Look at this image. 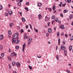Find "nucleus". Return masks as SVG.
<instances>
[{"label": "nucleus", "instance_id": "1", "mask_svg": "<svg viewBox=\"0 0 73 73\" xmlns=\"http://www.w3.org/2000/svg\"><path fill=\"white\" fill-rule=\"evenodd\" d=\"M19 35V33H15L13 35V38H14L17 39V40H19V38L18 37Z\"/></svg>", "mask_w": 73, "mask_h": 73}, {"label": "nucleus", "instance_id": "2", "mask_svg": "<svg viewBox=\"0 0 73 73\" xmlns=\"http://www.w3.org/2000/svg\"><path fill=\"white\" fill-rule=\"evenodd\" d=\"M12 43H14V42H15L16 44H18L19 42V40H17V39H15V38H13L12 39Z\"/></svg>", "mask_w": 73, "mask_h": 73}, {"label": "nucleus", "instance_id": "3", "mask_svg": "<svg viewBox=\"0 0 73 73\" xmlns=\"http://www.w3.org/2000/svg\"><path fill=\"white\" fill-rule=\"evenodd\" d=\"M28 41V42L27 43V45H30L31 43V42L32 41V38H29V40Z\"/></svg>", "mask_w": 73, "mask_h": 73}, {"label": "nucleus", "instance_id": "4", "mask_svg": "<svg viewBox=\"0 0 73 73\" xmlns=\"http://www.w3.org/2000/svg\"><path fill=\"white\" fill-rule=\"evenodd\" d=\"M17 56V54L15 52H12L10 54L11 57H13V56Z\"/></svg>", "mask_w": 73, "mask_h": 73}, {"label": "nucleus", "instance_id": "5", "mask_svg": "<svg viewBox=\"0 0 73 73\" xmlns=\"http://www.w3.org/2000/svg\"><path fill=\"white\" fill-rule=\"evenodd\" d=\"M62 48L63 50H65V49H66V48L64 46H62V45L61 46H60V50H61V49H62Z\"/></svg>", "mask_w": 73, "mask_h": 73}, {"label": "nucleus", "instance_id": "6", "mask_svg": "<svg viewBox=\"0 0 73 73\" xmlns=\"http://www.w3.org/2000/svg\"><path fill=\"white\" fill-rule=\"evenodd\" d=\"M25 45H26V44H24L23 46V48H22L23 52H24V50H25Z\"/></svg>", "mask_w": 73, "mask_h": 73}, {"label": "nucleus", "instance_id": "7", "mask_svg": "<svg viewBox=\"0 0 73 73\" xmlns=\"http://www.w3.org/2000/svg\"><path fill=\"white\" fill-rule=\"evenodd\" d=\"M29 38V36H27V34L25 33V36L24 37V39L25 40V39H27V38Z\"/></svg>", "mask_w": 73, "mask_h": 73}, {"label": "nucleus", "instance_id": "8", "mask_svg": "<svg viewBox=\"0 0 73 73\" xmlns=\"http://www.w3.org/2000/svg\"><path fill=\"white\" fill-rule=\"evenodd\" d=\"M3 38H4V36H3V35H0V40H3Z\"/></svg>", "mask_w": 73, "mask_h": 73}, {"label": "nucleus", "instance_id": "9", "mask_svg": "<svg viewBox=\"0 0 73 73\" xmlns=\"http://www.w3.org/2000/svg\"><path fill=\"white\" fill-rule=\"evenodd\" d=\"M48 31L49 33H50L51 32H52V29L50 28L48 29Z\"/></svg>", "mask_w": 73, "mask_h": 73}, {"label": "nucleus", "instance_id": "10", "mask_svg": "<svg viewBox=\"0 0 73 73\" xmlns=\"http://www.w3.org/2000/svg\"><path fill=\"white\" fill-rule=\"evenodd\" d=\"M16 66H17L18 67H19L20 66V63L19 62H17L16 64Z\"/></svg>", "mask_w": 73, "mask_h": 73}, {"label": "nucleus", "instance_id": "11", "mask_svg": "<svg viewBox=\"0 0 73 73\" xmlns=\"http://www.w3.org/2000/svg\"><path fill=\"white\" fill-rule=\"evenodd\" d=\"M12 11H9V15H11L12 14Z\"/></svg>", "mask_w": 73, "mask_h": 73}, {"label": "nucleus", "instance_id": "12", "mask_svg": "<svg viewBox=\"0 0 73 73\" xmlns=\"http://www.w3.org/2000/svg\"><path fill=\"white\" fill-rule=\"evenodd\" d=\"M59 28H61V29H64V26L63 25H61L60 27H59Z\"/></svg>", "mask_w": 73, "mask_h": 73}, {"label": "nucleus", "instance_id": "13", "mask_svg": "<svg viewBox=\"0 0 73 73\" xmlns=\"http://www.w3.org/2000/svg\"><path fill=\"white\" fill-rule=\"evenodd\" d=\"M69 49L70 51H71L72 50V46H70L69 47Z\"/></svg>", "mask_w": 73, "mask_h": 73}, {"label": "nucleus", "instance_id": "14", "mask_svg": "<svg viewBox=\"0 0 73 73\" xmlns=\"http://www.w3.org/2000/svg\"><path fill=\"white\" fill-rule=\"evenodd\" d=\"M21 19H22V21H24V22H25V21H26V20H25V18H24L23 17H22Z\"/></svg>", "mask_w": 73, "mask_h": 73}, {"label": "nucleus", "instance_id": "15", "mask_svg": "<svg viewBox=\"0 0 73 73\" xmlns=\"http://www.w3.org/2000/svg\"><path fill=\"white\" fill-rule=\"evenodd\" d=\"M16 62H13L12 63V65L13 66H15V65H16Z\"/></svg>", "mask_w": 73, "mask_h": 73}, {"label": "nucleus", "instance_id": "16", "mask_svg": "<svg viewBox=\"0 0 73 73\" xmlns=\"http://www.w3.org/2000/svg\"><path fill=\"white\" fill-rule=\"evenodd\" d=\"M9 35H12V32L10 31H8Z\"/></svg>", "mask_w": 73, "mask_h": 73}, {"label": "nucleus", "instance_id": "17", "mask_svg": "<svg viewBox=\"0 0 73 73\" xmlns=\"http://www.w3.org/2000/svg\"><path fill=\"white\" fill-rule=\"evenodd\" d=\"M73 17V15H70L69 16V18L70 19H72Z\"/></svg>", "mask_w": 73, "mask_h": 73}, {"label": "nucleus", "instance_id": "18", "mask_svg": "<svg viewBox=\"0 0 73 73\" xmlns=\"http://www.w3.org/2000/svg\"><path fill=\"white\" fill-rule=\"evenodd\" d=\"M7 58L9 61H11L12 60V59H11V57L9 56H8Z\"/></svg>", "mask_w": 73, "mask_h": 73}, {"label": "nucleus", "instance_id": "19", "mask_svg": "<svg viewBox=\"0 0 73 73\" xmlns=\"http://www.w3.org/2000/svg\"><path fill=\"white\" fill-rule=\"evenodd\" d=\"M71 0H67V3H71Z\"/></svg>", "mask_w": 73, "mask_h": 73}, {"label": "nucleus", "instance_id": "20", "mask_svg": "<svg viewBox=\"0 0 73 73\" xmlns=\"http://www.w3.org/2000/svg\"><path fill=\"white\" fill-rule=\"evenodd\" d=\"M38 5L39 7H41L42 5L41 3H38Z\"/></svg>", "mask_w": 73, "mask_h": 73}, {"label": "nucleus", "instance_id": "21", "mask_svg": "<svg viewBox=\"0 0 73 73\" xmlns=\"http://www.w3.org/2000/svg\"><path fill=\"white\" fill-rule=\"evenodd\" d=\"M5 16H8V13H5Z\"/></svg>", "mask_w": 73, "mask_h": 73}, {"label": "nucleus", "instance_id": "22", "mask_svg": "<svg viewBox=\"0 0 73 73\" xmlns=\"http://www.w3.org/2000/svg\"><path fill=\"white\" fill-rule=\"evenodd\" d=\"M56 9V6H54L52 7V9H53V11H54Z\"/></svg>", "mask_w": 73, "mask_h": 73}, {"label": "nucleus", "instance_id": "23", "mask_svg": "<svg viewBox=\"0 0 73 73\" xmlns=\"http://www.w3.org/2000/svg\"><path fill=\"white\" fill-rule=\"evenodd\" d=\"M15 48L17 49V50L19 49V46H16Z\"/></svg>", "mask_w": 73, "mask_h": 73}, {"label": "nucleus", "instance_id": "24", "mask_svg": "<svg viewBox=\"0 0 73 73\" xmlns=\"http://www.w3.org/2000/svg\"><path fill=\"white\" fill-rule=\"evenodd\" d=\"M28 66L30 70H31L32 69V66H30L29 65H28Z\"/></svg>", "mask_w": 73, "mask_h": 73}, {"label": "nucleus", "instance_id": "25", "mask_svg": "<svg viewBox=\"0 0 73 73\" xmlns=\"http://www.w3.org/2000/svg\"><path fill=\"white\" fill-rule=\"evenodd\" d=\"M70 40H73V36H72L70 37Z\"/></svg>", "mask_w": 73, "mask_h": 73}, {"label": "nucleus", "instance_id": "26", "mask_svg": "<svg viewBox=\"0 0 73 73\" xmlns=\"http://www.w3.org/2000/svg\"><path fill=\"white\" fill-rule=\"evenodd\" d=\"M54 21H58V19L57 18H55L54 19Z\"/></svg>", "mask_w": 73, "mask_h": 73}, {"label": "nucleus", "instance_id": "27", "mask_svg": "<svg viewBox=\"0 0 73 73\" xmlns=\"http://www.w3.org/2000/svg\"><path fill=\"white\" fill-rule=\"evenodd\" d=\"M51 18L52 19H54L55 18V16L54 15H53L52 16Z\"/></svg>", "mask_w": 73, "mask_h": 73}, {"label": "nucleus", "instance_id": "28", "mask_svg": "<svg viewBox=\"0 0 73 73\" xmlns=\"http://www.w3.org/2000/svg\"><path fill=\"white\" fill-rule=\"evenodd\" d=\"M68 12V10H66L65 9L64 10V11H63V12L64 13H66Z\"/></svg>", "mask_w": 73, "mask_h": 73}, {"label": "nucleus", "instance_id": "29", "mask_svg": "<svg viewBox=\"0 0 73 73\" xmlns=\"http://www.w3.org/2000/svg\"><path fill=\"white\" fill-rule=\"evenodd\" d=\"M1 56L2 57H4V53H2L1 54Z\"/></svg>", "mask_w": 73, "mask_h": 73}, {"label": "nucleus", "instance_id": "30", "mask_svg": "<svg viewBox=\"0 0 73 73\" xmlns=\"http://www.w3.org/2000/svg\"><path fill=\"white\" fill-rule=\"evenodd\" d=\"M25 9H26V11H27V12H28V11H29V10L28 9V8L27 7H25Z\"/></svg>", "mask_w": 73, "mask_h": 73}, {"label": "nucleus", "instance_id": "31", "mask_svg": "<svg viewBox=\"0 0 73 73\" xmlns=\"http://www.w3.org/2000/svg\"><path fill=\"white\" fill-rule=\"evenodd\" d=\"M3 48V46L2 45H0V49H2Z\"/></svg>", "mask_w": 73, "mask_h": 73}, {"label": "nucleus", "instance_id": "32", "mask_svg": "<svg viewBox=\"0 0 73 73\" xmlns=\"http://www.w3.org/2000/svg\"><path fill=\"white\" fill-rule=\"evenodd\" d=\"M58 45H59L60 44V38H59L58 39Z\"/></svg>", "mask_w": 73, "mask_h": 73}, {"label": "nucleus", "instance_id": "33", "mask_svg": "<svg viewBox=\"0 0 73 73\" xmlns=\"http://www.w3.org/2000/svg\"><path fill=\"white\" fill-rule=\"evenodd\" d=\"M13 26V25L12 24V23H11L10 24V27H11V28H12V27Z\"/></svg>", "mask_w": 73, "mask_h": 73}, {"label": "nucleus", "instance_id": "34", "mask_svg": "<svg viewBox=\"0 0 73 73\" xmlns=\"http://www.w3.org/2000/svg\"><path fill=\"white\" fill-rule=\"evenodd\" d=\"M17 4L19 6H20L21 5V3L20 2H19Z\"/></svg>", "mask_w": 73, "mask_h": 73}, {"label": "nucleus", "instance_id": "35", "mask_svg": "<svg viewBox=\"0 0 73 73\" xmlns=\"http://www.w3.org/2000/svg\"><path fill=\"white\" fill-rule=\"evenodd\" d=\"M56 58L57 59V60H59V59H58V55L56 56Z\"/></svg>", "mask_w": 73, "mask_h": 73}, {"label": "nucleus", "instance_id": "36", "mask_svg": "<svg viewBox=\"0 0 73 73\" xmlns=\"http://www.w3.org/2000/svg\"><path fill=\"white\" fill-rule=\"evenodd\" d=\"M19 14H20V16H22V13L21 12H20V11L19 12Z\"/></svg>", "mask_w": 73, "mask_h": 73}, {"label": "nucleus", "instance_id": "37", "mask_svg": "<svg viewBox=\"0 0 73 73\" xmlns=\"http://www.w3.org/2000/svg\"><path fill=\"white\" fill-rule=\"evenodd\" d=\"M2 9H3V6L1 5H0V10H1Z\"/></svg>", "mask_w": 73, "mask_h": 73}, {"label": "nucleus", "instance_id": "38", "mask_svg": "<svg viewBox=\"0 0 73 73\" xmlns=\"http://www.w3.org/2000/svg\"><path fill=\"white\" fill-rule=\"evenodd\" d=\"M49 36V33H47L46 34V36H47V37H48Z\"/></svg>", "mask_w": 73, "mask_h": 73}, {"label": "nucleus", "instance_id": "39", "mask_svg": "<svg viewBox=\"0 0 73 73\" xmlns=\"http://www.w3.org/2000/svg\"><path fill=\"white\" fill-rule=\"evenodd\" d=\"M34 30H35V32H36V33H38V29H34Z\"/></svg>", "mask_w": 73, "mask_h": 73}, {"label": "nucleus", "instance_id": "40", "mask_svg": "<svg viewBox=\"0 0 73 73\" xmlns=\"http://www.w3.org/2000/svg\"><path fill=\"white\" fill-rule=\"evenodd\" d=\"M38 16L40 18H41L42 17V16L40 14Z\"/></svg>", "mask_w": 73, "mask_h": 73}, {"label": "nucleus", "instance_id": "41", "mask_svg": "<svg viewBox=\"0 0 73 73\" xmlns=\"http://www.w3.org/2000/svg\"><path fill=\"white\" fill-rule=\"evenodd\" d=\"M64 36H65L66 38H67V37H68V34H65L64 35Z\"/></svg>", "mask_w": 73, "mask_h": 73}, {"label": "nucleus", "instance_id": "42", "mask_svg": "<svg viewBox=\"0 0 73 73\" xmlns=\"http://www.w3.org/2000/svg\"><path fill=\"white\" fill-rule=\"evenodd\" d=\"M60 36V33L59 32H58L57 34V36Z\"/></svg>", "mask_w": 73, "mask_h": 73}, {"label": "nucleus", "instance_id": "43", "mask_svg": "<svg viewBox=\"0 0 73 73\" xmlns=\"http://www.w3.org/2000/svg\"><path fill=\"white\" fill-rule=\"evenodd\" d=\"M50 22H48L47 23V25L48 27H49V25H50Z\"/></svg>", "mask_w": 73, "mask_h": 73}, {"label": "nucleus", "instance_id": "44", "mask_svg": "<svg viewBox=\"0 0 73 73\" xmlns=\"http://www.w3.org/2000/svg\"><path fill=\"white\" fill-rule=\"evenodd\" d=\"M26 29H28V25H27L26 26H25Z\"/></svg>", "mask_w": 73, "mask_h": 73}, {"label": "nucleus", "instance_id": "45", "mask_svg": "<svg viewBox=\"0 0 73 73\" xmlns=\"http://www.w3.org/2000/svg\"><path fill=\"white\" fill-rule=\"evenodd\" d=\"M47 20H50V18H49V17H47Z\"/></svg>", "mask_w": 73, "mask_h": 73}, {"label": "nucleus", "instance_id": "46", "mask_svg": "<svg viewBox=\"0 0 73 73\" xmlns=\"http://www.w3.org/2000/svg\"><path fill=\"white\" fill-rule=\"evenodd\" d=\"M37 57L38 58H41V56H38V55H37Z\"/></svg>", "mask_w": 73, "mask_h": 73}, {"label": "nucleus", "instance_id": "47", "mask_svg": "<svg viewBox=\"0 0 73 73\" xmlns=\"http://www.w3.org/2000/svg\"><path fill=\"white\" fill-rule=\"evenodd\" d=\"M60 16H61V17H63V15L62 14H60Z\"/></svg>", "mask_w": 73, "mask_h": 73}, {"label": "nucleus", "instance_id": "48", "mask_svg": "<svg viewBox=\"0 0 73 73\" xmlns=\"http://www.w3.org/2000/svg\"><path fill=\"white\" fill-rule=\"evenodd\" d=\"M65 4H63L62 5V7H65Z\"/></svg>", "mask_w": 73, "mask_h": 73}, {"label": "nucleus", "instance_id": "49", "mask_svg": "<svg viewBox=\"0 0 73 73\" xmlns=\"http://www.w3.org/2000/svg\"><path fill=\"white\" fill-rule=\"evenodd\" d=\"M53 23H54V21H51V23L52 24H53Z\"/></svg>", "mask_w": 73, "mask_h": 73}, {"label": "nucleus", "instance_id": "50", "mask_svg": "<svg viewBox=\"0 0 73 73\" xmlns=\"http://www.w3.org/2000/svg\"><path fill=\"white\" fill-rule=\"evenodd\" d=\"M29 4V2H27V3H26V4L27 5H28V4Z\"/></svg>", "mask_w": 73, "mask_h": 73}, {"label": "nucleus", "instance_id": "51", "mask_svg": "<svg viewBox=\"0 0 73 73\" xmlns=\"http://www.w3.org/2000/svg\"><path fill=\"white\" fill-rule=\"evenodd\" d=\"M54 30L55 31H56V27H54Z\"/></svg>", "mask_w": 73, "mask_h": 73}, {"label": "nucleus", "instance_id": "52", "mask_svg": "<svg viewBox=\"0 0 73 73\" xmlns=\"http://www.w3.org/2000/svg\"><path fill=\"white\" fill-rule=\"evenodd\" d=\"M21 32H24V30L23 29H21Z\"/></svg>", "mask_w": 73, "mask_h": 73}, {"label": "nucleus", "instance_id": "53", "mask_svg": "<svg viewBox=\"0 0 73 73\" xmlns=\"http://www.w3.org/2000/svg\"><path fill=\"white\" fill-rule=\"evenodd\" d=\"M57 49H58V46H56V50H57Z\"/></svg>", "mask_w": 73, "mask_h": 73}, {"label": "nucleus", "instance_id": "54", "mask_svg": "<svg viewBox=\"0 0 73 73\" xmlns=\"http://www.w3.org/2000/svg\"><path fill=\"white\" fill-rule=\"evenodd\" d=\"M11 49H10V48H9V53H11Z\"/></svg>", "mask_w": 73, "mask_h": 73}, {"label": "nucleus", "instance_id": "55", "mask_svg": "<svg viewBox=\"0 0 73 73\" xmlns=\"http://www.w3.org/2000/svg\"><path fill=\"white\" fill-rule=\"evenodd\" d=\"M66 72H67V73H70V72L69 71V70H66Z\"/></svg>", "mask_w": 73, "mask_h": 73}, {"label": "nucleus", "instance_id": "56", "mask_svg": "<svg viewBox=\"0 0 73 73\" xmlns=\"http://www.w3.org/2000/svg\"><path fill=\"white\" fill-rule=\"evenodd\" d=\"M61 35H62V36H64V33H61Z\"/></svg>", "mask_w": 73, "mask_h": 73}, {"label": "nucleus", "instance_id": "57", "mask_svg": "<svg viewBox=\"0 0 73 73\" xmlns=\"http://www.w3.org/2000/svg\"><path fill=\"white\" fill-rule=\"evenodd\" d=\"M58 22L59 24H61V21H58Z\"/></svg>", "mask_w": 73, "mask_h": 73}, {"label": "nucleus", "instance_id": "58", "mask_svg": "<svg viewBox=\"0 0 73 73\" xmlns=\"http://www.w3.org/2000/svg\"><path fill=\"white\" fill-rule=\"evenodd\" d=\"M50 12H51L52 11V9L51 8H50Z\"/></svg>", "mask_w": 73, "mask_h": 73}, {"label": "nucleus", "instance_id": "59", "mask_svg": "<svg viewBox=\"0 0 73 73\" xmlns=\"http://www.w3.org/2000/svg\"><path fill=\"white\" fill-rule=\"evenodd\" d=\"M23 0H19L20 2H21V3H22V2L23 1Z\"/></svg>", "mask_w": 73, "mask_h": 73}, {"label": "nucleus", "instance_id": "60", "mask_svg": "<svg viewBox=\"0 0 73 73\" xmlns=\"http://www.w3.org/2000/svg\"><path fill=\"white\" fill-rule=\"evenodd\" d=\"M48 42L49 44H51V43L50 41H48Z\"/></svg>", "mask_w": 73, "mask_h": 73}, {"label": "nucleus", "instance_id": "61", "mask_svg": "<svg viewBox=\"0 0 73 73\" xmlns=\"http://www.w3.org/2000/svg\"><path fill=\"white\" fill-rule=\"evenodd\" d=\"M59 5L60 6V7H62V5L60 4H59Z\"/></svg>", "mask_w": 73, "mask_h": 73}, {"label": "nucleus", "instance_id": "62", "mask_svg": "<svg viewBox=\"0 0 73 73\" xmlns=\"http://www.w3.org/2000/svg\"><path fill=\"white\" fill-rule=\"evenodd\" d=\"M9 68H10V69L11 68V66H10V65H9Z\"/></svg>", "mask_w": 73, "mask_h": 73}, {"label": "nucleus", "instance_id": "63", "mask_svg": "<svg viewBox=\"0 0 73 73\" xmlns=\"http://www.w3.org/2000/svg\"><path fill=\"white\" fill-rule=\"evenodd\" d=\"M14 73H17V72H16V71H14L13 72Z\"/></svg>", "mask_w": 73, "mask_h": 73}, {"label": "nucleus", "instance_id": "64", "mask_svg": "<svg viewBox=\"0 0 73 73\" xmlns=\"http://www.w3.org/2000/svg\"><path fill=\"white\" fill-rule=\"evenodd\" d=\"M71 25H72V26H73V22H72L71 23Z\"/></svg>", "mask_w": 73, "mask_h": 73}]
</instances>
